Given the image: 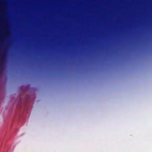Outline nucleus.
<instances>
[{
	"label": "nucleus",
	"mask_w": 152,
	"mask_h": 152,
	"mask_svg": "<svg viewBox=\"0 0 152 152\" xmlns=\"http://www.w3.org/2000/svg\"><path fill=\"white\" fill-rule=\"evenodd\" d=\"M2 59L3 56H0V65H1L3 63Z\"/></svg>",
	"instance_id": "1"
}]
</instances>
